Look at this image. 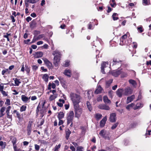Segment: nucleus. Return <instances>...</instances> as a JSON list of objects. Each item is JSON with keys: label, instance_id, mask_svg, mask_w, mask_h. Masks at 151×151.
<instances>
[{"label": "nucleus", "instance_id": "nucleus-58", "mask_svg": "<svg viewBox=\"0 0 151 151\" xmlns=\"http://www.w3.org/2000/svg\"><path fill=\"white\" fill-rule=\"evenodd\" d=\"M5 107H3L1 108L0 110V112L1 113H3L5 110Z\"/></svg>", "mask_w": 151, "mask_h": 151}, {"label": "nucleus", "instance_id": "nucleus-22", "mask_svg": "<svg viewBox=\"0 0 151 151\" xmlns=\"http://www.w3.org/2000/svg\"><path fill=\"white\" fill-rule=\"evenodd\" d=\"M22 100L24 102L26 103L30 99V97L28 98L24 95H22L21 96Z\"/></svg>", "mask_w": 151, "mask_h": 151}, {"label": "nucleus", "instance_id": "nucleus-41", "mask_svg": "<svg viewBox=\"0 0 151 151\" xmlns=\"http://www.w3.org/2000/svg\"><path fill=\"white\" fill-rule=\"evenodd\" d=\"M60 144H59L58 145H56L55 147L54 151H58V150L60 148Z\"/></svg>", "mask_w": 151, "mask_h": 151}, {"label": "nucleus", "instance_id": "nucleus-42", "mask_svg": "<svg viewBox=\"0 0 151 151\" xmlns=\"http://www.w3.org/2000/svg\"><path fill=\"white\" fill-rule=\"evenodd\" d=\"M14 82L15 83L17 86H19V84L21 83V82L19 81V80L17 78H15Z\"/></svg>", "mask_w": 151, "mask_h": 151}, {"label": "nucleus", "instance_id": "nucleus-63", "mask_svg": "<svg viewBox=\"0 0 151 151\" xmlns=\"http://www.w3.org/2000/svg\"><path fill=\"white\" fill-rule=\"evenodd\" d=\"M31 47L33 49H35L37 48V45H33L31 46Z\"/></svg>", "mask_w": 151, "mask_h": 151}, {"label": "nucleus", "instance_id": "nucleus-10", "mask_svg": "<svg viewBox=\"0 0 151 151\" xmlns=\"http://www.w3.org/2000/svg\"><path fill=\"white\" fill-rule=\"evenodd\" d=\"M106 120L107 116H106L103 118L100 122V127H102L104 126Z\"/></svg>", "mask_w": 151, "mask_h": 151}, {"label": "nucleus", "instance_id": "nucleus-2", "mask_svg": "<svg viewBox=\"0 0 151 151\" xmlns=\"http://www.w3.org/2000/svg\"><path fill=\"white\" fill-rule=\"evenodd\" d=\"M70 97L73 104V106L79 105L81 99L80 96L76 93H71L70 94Z\"/></svg>", "mask_w": 151, "mask_h": 151}, {"label": "nucleus", "instance_id": "nucleus-15", "mask_svg": "<svg viewBox=\"0 0 151 151\" xmlns=\"http://www.w3.org/2000/svg\"><path fill=\"white\" fill-rule=\"evenodd\" d=\"M74 116V113L73 111H70L68 114L67 119L73 120Z\"/></svg>", "mask_w": 151, "mask_h": 151}, {"label": "nucleus", "instance_id": "nucleus-57", "mask_svg": "<svg viewBox=\"0 0 151 151\" xmlns=\"http://www.w3.org/2000/svg\"><path fill=\"white\" fill-rule=\"evenodd\" d=\"M59 122L58 123V125L59 126H60L62 125L63 123V122L62 120L61 119L59 120Z\"/></svg>", "mask_w": 151, "mask_h": 151}, {"label": "nucleus", "instance_id": "nucleus-59", "mask_svg": "<svg viewBox=\"0 0 151 151\" xmlns=\"http://www.w3.org/2000/svg\"><path fill=\"white\" fill-rule=\"evenodd\" d=\"M32 20V18L30 17H27L26 19V20L27 21L29 22V21H31Z\"/></svg>", "mask_w": 151, "mask_h": 151}, {"label": "nucleus", "instance_id": "nucleus-3", "mask_svg": "<svg viewBox=\"0 0 151 151\" xmlns=\"http://www.w3.org/2000/svg\"><path fill=\"white\" fill-rule=\"evenodd\" d=\"M75 116L79 118L82 113V109L79 107V105L74 106Z\"/></svg>", "mask_w": 151, "mask_h": 151}, {"label": "nucleus", "instance_id": "nucleus-56", "mask_svg": "<svg viewBox=\"0 0 151 151\" xmlns=\"http://www.w3.org/2000/svg\"><path fill=\"white\" fill-rule=\"evenodd\" d=\"M68 124L72 122V119H67Z\"/></svg>", "mask_w": 151, "mask_h": 151}, {"label": "nucleus", "instance_id": "nucleus-44", "mask_svg": "<svg viewBox=\"0 0 151 151\" xmlns=\"http://www.w3.org/2000/svg\"><path fill=\"white\" fill-rule=\"evenodd\" d=\"M4 84L1 83V84H0V91L1 92L4 89V86H3L4 84Z\"/></svg>", "mask_w": 151, "mask_h": 151}, {"label": "nucleus", "instance_id": "nucleus-29", "mask_svg": "<svg viewBox=\"0 0 151 151\" xmlns=\"http://www.w3.org/2000/svg\"><path fill=\"white\" fill-rule=\"evenodd\" d=\"M6 145V142H4L2 141H0V146L1 147L2 149H4Z\"/></svg>", "mask_w": 151, "mask_h": 151}, {"label": "nucleus", "instance_id": "nucleus-25", "mask_svg": "<svg viewBox=\"0 0 151 151\" xmlns=\"http://www.w3.org/2000/svg\"><path fill=\"white\" fill-rule=\"evenodd\" d=\"M71 133V131L68 129H67L65 130L66 139H68L69 135Z\"/></svg>", "mask_w": 151, "mask_h": 151}, {"label": "nucleus", "instance_id": "nucleus-19", "mask_svg": "<svg viewBox=\"0 0 151 151\" xmlns=\"http://www.w3.org/2000/svg\"><path fill=\"white\" fill-rule=\"evenodd\" d=\"M135 98V96L133 95L130 97H128L127 98V103L128 104L131 102Z\"/></svg>", "mask_w": 151, "mask_h": 151}, {"label": "nucleus", "instance_id": "nucleus-9", "mask_svg": "<svg viewBox=\"0 0 151 151\" xmlns=\"http://www.w3.org/2000/svg\"><path fill=\"white\" fill-rule=\"evenodd\" d=\"M39 1V0H25V4L26 6H28V3L35 4Z\"/></svg>", "mask_w": 151, "mask_h": 151}, {"label": "nucleus", "instance_id": "nucleus-35", "mask_svg": "<svg viewBox=\"0 0 151 151\" xmlns=\"http://www.w3.org/2000/svg\"><path fill=\"white\" fill-rule=\"evenodd\" d=\"M48 76L47 74H44L42 77V78L46 82L48 81Z\"/></svg>", "mask_w": 151, "mask_h": 151}, {"label": "nucleus", "instance_id": "nucleus-52", "mask_svg": "<svg viewBox=\"0 0 151 151\" xmlns=\"http://www.w3.org/2000/svg\"><path fill=\"white\" fill-rule=\"evenodd\" d=\"M127 37V34H125L124 35L122 36V37L121 38V40H122L123 39L124 40H126L125 39Z\"/></svg>", "mask_w": 151, "mask_h": 151}, {"label": "nucleus", "instance_id": "nucleus-60", "mask_svg": "<svg viewBox=\"0 0 151 151\" xmlns=\"http://www.w3.org/2000/svg\"><path fill=\"white\" fill-rule=\"evenodd\" d=\"M14 149L15 151H17L18 150H17V146L16 144L13 145Z\"/></svg>", "mask_w": 151, "mask_h": 151}, {"label": "nucleus", "instance_id": "nucleus-27", "mask_svg": "<svg viewBox=\"0 0 151 151\" xmlns=\"http://www.w3.org/2000/svg\"><path fill=\"white\" fill-rule=\"evenodd\" d=\"M57 96V94H53L50 95L49 97V99L50 101H52L56 99Z\"/></svg>", "mask_w": 151, "mask_h": 151}, {"label": "nucleus", "instance_id": "nucleus-5", "mask_svg": "<svg viewBox=\"0 0 151 151\" xmlns=\"http://www.w3.org/2000/svg\"><path fill=\"white\" fill-rule=\"evenodd\" d=\"M124 94L125 95H128L132 93V90L130 87H128L125 88L124 90Z\"/></svg>", "mask_w": 151, "mask_h": 151}, {"label": "nucleus", "instance_id": "nucleus-34", "mask_svg": "<svg viewBox=\"0 0 151 151\" xmlns=\"http://www.w3.org/2000/svg\"><path fill=\"white\" fill-rule=\"evenodd\" d=\"M120 44L121 45H123L124 44H126V45H128V43L127 42H126V40H124L123 39L122 40H121V39L120 38Z\"/></svg>", "mask_w": 151, "mask_h": 151}, {"label": "nucleus", "instance_id": "nucleus-4", "mask_svg": "<svg viewBox=\"0 0 151 151\" xmlns=\"http://www.w3.org/2000/svg\"><path fill=\"white\" fill-rule=\"evenodd\" d=\"M117 119L116 115V113H112L110 114L109 120L111 122H115Z\"/></svg>", "mask_w": 151, "mask_h": 151}, {"label": "nucleus", "instance_id": "nucleus-13", "mask_svg": "<svg viewBox=\"0 0 151 151\" xmlns=\"http://www.w3.org/2000/svg\"><path fill=\"white\" fill-rule=\"evenodd\" d=\"M13 113L16 114L19 120H22L23 116L20 115L18 111L15 110L13 111Z\"/></svg>", "mask_w": 151, "mask_h": 151}, {"label": "nucleus", "instance_id": "nucleus-33", "mask_svg": "<svg viewBox=\"0 0 151 151\" xmlns=\"http://www.w3.org/2000/svg\"><path fill=\"white\" fill-rule=\"evenodd\" d=\"M113 79H110L108 81L106 82V86L107 88H108L110 86V84L112 83Z\"/></svg>", "mask_w": 151, "mask_h": 151}, {"label": "nucleus", "instance_id": "nucleus-39", "mask_svg": "<svg viewBox=\"0 0 151 151\" xmlns=\"http://www.w3.org/2000/svg\"><path fill=\"white\" fill-rule=\"evenodd\" d=\"M17 141V139L16 138L13 137L12 138V143L13 145L16 144Z\"/></svg>", "mask_w": 151, "mask_h": 151}, {"label": "nucleus", "instance_id": "nucleus-53", "mask_svg": "<svg viewBox=\"0 0 151 151\" xmlns=\"http://www.w3.org/2000/svg\"><path fill=\"white\" fill-rule=\"evenodd\" d=\"M35 148L36 150H39V149H40V146L39 145H38L37 144H35Z\"/></svg>", "mask_w": 151, "mask_h": 151}, {"label": "nucleus", "instance_id": "nucleus-38", "mask_svg": "<svg viewBox=\"0 0 151 151\" xmlns=\"http://www.w3.org/2000/svg\"><path fill=\"white\" fill-rule=\"evenodd\" d=\"M26 108V106L25 105H22L20 108V111L22 112L25 111Z\"/></svg>", "mask_w": 151, "mask_h": 151}, {"label": "nucleus", "instance_id": "nucleus-14", "mask_svg": "<svg viewBox=\"0 0 151 151\" xmlns=\"http://www.w3.org/2000/svg\"><path fill=\"white\" fill-rule=\"evenodd\" d=\"M45 104V102H44L42 104V109L41 110L40 113L41 114V115L40 116L42 118L43 116L45 114V113L46 112V111L45 109L44 108L43 106H44V104Z\"/></svg>", "mask_w": 151, "mask_h": 151}, {"label": "nucleus", "instance_id": "nucleus-32", "mask_svg": "<svg viewBox=\"0 0 151 151\" xmlns=\"http://www.w3.org/2000/svg\"><path fill=\"white\" fill-rule=\"evenodd\" d=\"M64 114L63 112H60L58 113V118L59 120L62 119L64 116Z\"/></svg>", "mask_w": 151, "mask_h": 151}, {"label": "nucleus", "instance_id": "nucleus-17", "mask_svg": "<svg viewBox=\"0 0 151 151\" xmlns=\"http://www.w3.org/2000/svg\"><path fill=\"white\" fill-rule=\"evenodd\" d=\"M121 71L120 70L118 71L114 70L111 73L112 75L115 77H117L121 73Z\"/></svg>", "mask_w": 151, "mask_h": 151}, {"label": "nucleus", "instance_id": "nucleus-48", "mask_svg": "<svg viewBox=\"0 0 151 151\" xmlns=\"http://www.w3.org/2000/svg\"><path fill=\"white\" fill-rule=\"evenodd\" d=\"M69 61L67 60L65 61V63L64 65V66L65 67H67L69 66Z\"/></svg>", "mask_w": 151, "mask_h": 151}, {"label": "nucleus", "instance_id": "nucleus-45", "mask_svg": "<svg viewBox=\"0 0 151 151\" xmlns=\"http://www.w3.org/2000/svg\"><path fill=\"white\" fill-rule=\"evenodd\" d=\"M5 104L7 106L9 105L10 104V101L9 99H6V101L5 102Z\"/></svg>", "mask_w": 151, "mask_h": 151}, {"label": "nucleus", "instance_id": "nucleus-47", "mask_svg": "<svg viewBox=\"0 0 151 151\" xmlns=\"http://www.w3.org/2000/svg\"><path fill=\"white\" fill-rule=\"evenodd\" d=\"M83 147L82 146H78L77 148V150H78L80 151H82L83 150Z\"/></svg>", "mask_w": 151, "mask_h": 151}, {"label": "nucleus", "instance_id": "nucleus-43", "mask_svg": "<svg viewBox=\"0 0 151 151\" xmlns=\"http://www.w3.org/2000/svg\"><path fill=\"white\" fill-rule=\"evenodd\" d=\"M102 117V115L99 114H96V117L98 119H100Z\"/></svg>", "mask_w": 151, "mask_h": 151}, {"label": "nucleus", "instance_id": "nucleus-55", "mask_svg": "<svg viewBox=\"0 0 151 151\" xmlns=\"http://www.w3.org/2000/svg\"><path fill=\"white\" fill-rule=\"evenodd\" d=\"M25 70L26 71L27 73H29L30 71V69L29 68L28 66H25Z\"/></svg>", "mask_w": 151, "mask_h": 151}, {"label": "nucleus", "instance_id": "nucleus-37", "mask_svg": "<svg viewBox=\"0 0 151 151\" xmlns=\"http://www.w3.org/2000/svg\"><path fill=\"white\" fill-rule=\"evenodd\" d=\"M118 14L116 13H114L112 16V18L115 21L116 20H117L118 19V17H116V16Z\"/></svg>", "mask_w": 151, "mask_h": 151}, {"label": "nucleus", "instance_id": "nucleus-20", "mask_svg": "<svg viewBox=\"0 0 151 151\" xmlns=\"http://www.w3.org/2000/svg\"><path fill=\"white\" fill-rule=\"evenodd\" d=\"M43 55V53L41 52H36L35 57L36 58H39L42 57Z\"/></svg>", "mask_w": 151, "mask_h": 151}, {"label": "nucleus", "instance_id": "nucleus-21", "mask_svg": "<svg viewBox=\"0 0 151 151\" xmlns=\"http://www.w3.org/2000/svg\"><path fill=\"white\" fill-rule=\"evenodd\" d=\"M63 73L68 77H70L71 76V71L70 70H65Z\"/></svg>", "mask_w": 151, "mask_h": 151}, {"label": "nucleus", "instance_id": "nucleus-16", "mask_svg": "<svg viewBox=\"0 0 151 151\" xmlns=\"http://www.w3.org/2000/svg\"><path fill=\"white\" fill-rule=\"evenodd\" d=\"M102 90V88L100 85H99L97 87V89L95 91V93L96 94L100 93H101Z\"/></svg>", "mask_w": 151, "mask_h": 151}, {"label": "nucleus", "instance_id": "nucleus-46", "mask_svg": "<svg viewBox=\"0 0 151 151\" xmlns=\"http://www.w3.org/2000/svg\"><path fill=\"white\" fill-rule=\"evenodd\" d=\"M118 124V123H116L114 124L111 127V129H114L116 128Z\"/></svg>", "mask_w": 151, "mask_h": 151}, {"label": "nucleus", "instance_id": "nucleus-24", "mask_svg": "<svg viewBox=\"0 0 151 151\" xmlns=\"http://www.w3.org/2000/svg\"><path fill=\"white\" fill-rule=\"evenodd\" d=\"M65 102V101L64 100L59 99V102L57 103V104L59 106L61 107L63 106V104Z\"/></svg>", "mask_w": 151, "mask_h": 151}, {"label": "nucleus", "instance_id": "nucleus-8", "mask_svg": "<svg viewBox=\"0 0 151 151\" xmlns=\"http://www.w3.org/2000/svg\"><path fill=\"white\" fill-rule=\"evenodd\" d=\"M45 37V35L43 34L40 35L37 37L35 36L32 40V43L35 42L36 41L40 40L41 38H43Z\"/></svg>", "mask_w": 151, "mask_h": 151}, {"label": "nucleus", "instance_id": "nucleus-26", "mask_svg": "<svg viewBox=\"0 0 151 151\" xmlns=\"http://www.w3.org/2000/svg\"><path fill=\"white\" fill-rule=\"evenodd\" d=\"M129 82L133 87H136L137 83L135 81L132 79H130L129 80Z\"/></svg>", "mask_w": 151, "mask_h": 151}, {"label": "nucleus", "instance_id": "nucleus-28", "mask_svg": "<svg viewBox=\"0 0 151 151\" xmlns=\"http://www.w3.org/2000/svg\"><path fill=\"white\" fill-rule=\"evenodd\" d=\"M103 101L104 102L107 104L110 103H111L110 101L108 99L107 96H104L103 97Z\"/></svg>", "mask_w": 151, "mask_h": 151}, {"label": "nucleus", "instance_id": "nucleus-1", "mask_svg": "<svg viewBox=\"0 0 151 151\" xmlns=\"http://www.w3.org/2000/svg\"><path fill=\"white\" fill-rule=\"evenodd\" d=\"M52 55L54 56L53 64L55 67H57L58 66L60 60L61 54L59 50H56L53 52Z\"/></svg>", "mask_w": 151, "mask_h": 151}, {"label": "nucleus", "instance_id": "nucleus-23", "mask_svg": "<svg viewBox=\"0 0 151 151\" xmlns=\"http://www.w3.org/2000/svg\"><path fill=\"white\" fill-rule=\"evenodd\" d=\"M143 106V104L140 103H137L136 104V106L134 108V109L136 110L140 109Z\"/></svg>", "mask_w": 151, "mask_h": 151}, {"label": "nucleus", "instance_id": "nucleus-49", "mask_svg": "<svg viewBox=\"0 0 151 151\" xmlns=\"http://www.w3.org/2000/svg\"><path fill=\"white\" fill-rule=\"evenodd\" d=\"M1 93H2L3 95L4 96H8V94L5 91H4L3 90H2L1 91Z\"/></svg>", "mask_w": 151, "mask_h": 151}, {"label": "nucleus", "instance_id": "nucleus-40", "mask_svg": "<svg viewBox=\"0 0 151 151\" xmlns=\"http://www.w3.org/2000/svg\"><path fill=\"white\" fill-rule=\"evenodd\" d=\"M134 106V104L133 103H132L127 105L126 107V109L128 110H129L130 108L131 107H133Z\"/></svg>", "mask_w": 151, "mask_h": 151}, {"label": "nucleus", "instance_id": "nucleus-61", "mask_svg": "<svg viewBox=\"0 0 151 151\" xmlns=\"http://www.w3.org/2000/svg\"><path fill=\"white\" fill-rule=\"evenodd\" d=\"M102 100V98L101 96H99L98 97L97 99V101H101Z\"/></svg>", "mask_w": 151, "mask_h": 151}, {"label": "nucleus", "instance_id": "nucleus-62", "mask_svg": "<svg viewBox=\"0 0 151 151\" xmlns=\"http://www.w3.org/2000/svg\"><path fill=\"white\" fill-rule=\"evenodd\" d=\"M43 43V42L42 41H39L37 42V44L38 45H40L42 44Z\"/></svg>", "mask_w": 151, "mask_h": 151}, {"label": "nucleus", "instance_id": "nucleus-50", "mask_svg": "<svg viewBox=\"0 0 151 151\" xmlns=\"http://www.w3.org/2000/svg\"><path fill=\"white\" fill-rule=\"evenodd\" d=\"M113 61L114 62L113 64V65H116L119 63V61H117L116 59H114L113 60Z\"/></svg>", "mask_w": 151, "mask_h": 151}, {"label": "nucleus", "instance_id": "nucleus-36", "mask_svg": "<svg viewBox=\"0 0 151 151\" xmlns=\"http://www.w3.org/2000/svg\"><path fill=\"white\" fill-rule=\"evenodd\" d=\"M87 107L89 110L91 111L92 110V108L89 102L87 101L86 103Z\"/></svg>", "mask_w": 151, "mask_h": 151}, {"label": "nucleus", "instance_id": "nucleus-6", "mask_svg": "<svg viewBox=\"0 0 151 151\" xmlns=\"http://www.w3.org/2000/svg\"><path fill=\"white\" fill-rule=\"evenodd\" d=\"M32 122H29L27 127V134L28 135H29L31 134L32 130Z\"/></svg>", "mask_w": 151, "mask_h": 151}, {"label": "nucleus", "instance_id": "nucleus-64", "mask_svg": "<svg viewBox=\"0 0 151 151\" xmlns=\"http://www.w3.org/2000/svg\"><path fill=\"white\" fill-rule=\"evenodd\" d=\"M70 148L72 150V151H75V149L73 146H70Z\"/></svg>", "mask_w": 151, "mask_h": 151}, {"label": "nucleus", "instance_id": "nucleus-31", "mask_svg": "<svg viewBox=\"0 0 151 151\" xmlns=\"http://www.w3.org/2000/svg\"><path fill=\"white\" fill-rule=\"evenodd\" d=\"M106 134V131L104 129L102 130L100 132L99 134L103 137H104Z\"/></svg>", "mask_w": 151, "mask_h": 151}, {"label": "nucleus", "instance_id": "nucleus-12", "mask_svg": "<svg viewBox=\"0 0 151 151\" xmlns=\"http://www.w3.org/2000/svg\"><path fill=\"white\" fill-rule=\"evenodd\" d=\"M43 60L48 68H50L52 65V63L46 58H43Z\"/></svg>", "mask_w": 151, "mask_h": 151}, {"label": "nucleus", "instance_id": "nucleus-30", "mask_svg": "<svg viewBox=\"0 0 151 151\" xmlns=\"http://www.w3.org/2000/svg\"><path fill=\"white\" fill-rule=\"evenodd\" d=\"M87 94L88 98L89 99H90L91 97L93 96V92L91 91V90L88 91Z\"/></svg>", "mask_w": 151, "mask_h": 151}, {"label": "nucleus", "instance_id": "nucleus-51", "mask_svg": "<svg viewBox=\"0 0 151 151\" xmlns=\"http://www.w3.org/2000/svg\"><path fill=\"white\" fill-rule=\"evenodd\" d=\"M127 76V74L125 73H122L121 74V77L124 78L126 77Z\"/></svg>", "mask_w": 151, "mask_h": 151}, {"label": "nucleus", "instance_id": "nucleus-7", "mask_svg": "<svg viewBox=\"0 0 151 151\" xmlns=\"http://www.w3.org/2000/svg\"><path fill=\"white\" fill-rule=\"evenodd\" d=\"M98 108L101 109L109 110L110 109V108L109 106L104 104H101L99 105Z\"/></svg>", "mask_w": 151, "mask_h": 151}, {"label": "nucleus", "instance_id": "nucleus-18", "mask_svg": "<svg viewBox=\"0 0 151 151\" xmlns=\"http://www.w3.org/2000/svg\"><path fill=\"white\" fill-rule=\"evenodd\" d=\"M123 91V89H119L116 91V94L119 97H121L122 96V93Z\"/></svg>", "mask_w": 151, "mask_h": 151}, {"label": "nucleus", "instance_id": "nucleus-11", "mask_svg": "<svg viewBox=\"0 0 151 151\" xmlns=\"http://www.w3.org/2000/svg\"><path fill=\"white\" fill-rule=\"evenodd\" d=\"M106 65H108V62H103L101 63V71L104 74L105 73L104 70V68L106 67Z\"/></svg>", "mask_w": 151, "mask_h": 151}, {"label": "nucleus", "instance_id": "nucleus-54", "mask_svg": "<svg viewBox=\"0 0 151 151\" xmlns=\"http://www.w3.org/2000/svg\"><path fill=\"white\" fill-rule=\"evenodd\" d=\"M40 109V107L39 104L37 107V109L36 110V113L37 115L38 114V113Z\"/></svg>", "mask_w": 151, "mask_h": 151}]
</instances>
